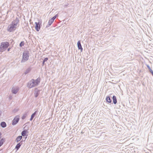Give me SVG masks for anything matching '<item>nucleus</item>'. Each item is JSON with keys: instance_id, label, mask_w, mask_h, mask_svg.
I'll use <instances>...</instances> for the list:
<instances>
[{"instance_id": "cd10ccee", "label": "nucleus", "mask_w": 153, "mask_h": 153, "mask_svg": "<svg viewBox=\"0 0 153 153\" xmlns=\"http://www.w3.org/2000/svg\"><path fill=\"white\" fill-rule=\"evenodd\" d=\"M149 70L150 72L151 73H152V72H153V71L151 69V68H150V69H149Z\"/></svg>"}, {"instance_id": "5701e85b", "label": "nucleus", "mask_w": 153, "mask_h": 153, "mask_svg": "<svg viewBox=\"0 0 153 153\" xmlns=\"http://www.w3.org/2000/svg\"><path fill=\"white\" fill-rule=\"evenodd\" d=\"M26 116H27V114H23V116H22V119L23 120L26 117Z\"/></svg>"}, {"instance_id": "f3484780", "label": "nucleus", "mask_w": 153, "mask_h": 153, "mask_svg": "<svg viewBox=\"0 0 153 153\" xmlns=\"http://www.w3.org/2000/svg\"><path fill=\"white\" fill-rule=\"evenodd\" d=\"M0 125L1 127L3 128L6 127L7 126V124L6 123L4 122H1Z\"/></svg>"}, {"instance_id": "412c9836", "label": "nucleus", "mask_w": 153, "mask_h": 153, "mask_svg": "<svg viewBox=\"0 0 153 153\" xmlns=\"http://www.w3.org/2000/svg\"><path fill=\"white\" fill-rule=\"evenodd\" d=\"M24 41H22L19 44V46L20 47H22V46H23L24 45Z\"/></svg>"}, {"instance_id": "7ed1b4c3", "label": "nucleus", "mask_w": 153, "mask_h": 153, "mask_svg": "<svg viewBox=\"0 0 153 153\" xmlns=\"http://www.w3.org/2000/svg\"><path fill=\"white\" fill-rule=\"evenodd\" d=\"M1 46L2 48L3 51L6 50V49L9 47V43L8 42H2L1 43Z\"/></svg>"}, {"instance_id": "2eb2a0df", "label": "nucleus", "mask_w": 153, "mask_h": 153, "mask_svg": "<svg viewBox=\"0 0 153 153\" xmlns=\"http://www.w3.org/2000/svg\"><path fill=\"white\" fill-rule=\"evenodd\" d=\"M34 82L36 85L37 86L38 85L40 82V78H39L36 79L34 80Z\"/></svg>"}, {"instance_id": "7c9ffc66", "label": "nucleus", "mask_w": 153, "mask_h": 153, "mask_svg": "<svg viewBox=\"0 0 153 153\" xmlns=\"http://www.w3.org/2000/svg\"><path fill=\"white\" fill-rule=\"evenodd\" d=\"M3 144L2 143L0 142V147L2 146L3 145Z\"/></svg>"}, {"instance_id": "6e6552de", "label": "nucleus", "mask_w": 153, "mask_h": 153, "mask_svg": "<svg viewBox=\"0 0 153 153\" xmlns=\"http://www.w3.org/2000/svg\"><path fill=\"white\" fill-rule=\"evenodd\" d=\"M77 45L78 50H80L81 52L82 51L83 48L81 44L80 40H79L77 43Z\"/></svg>"}, {"instance_id": "ddd939ff", "label": "nucleus", "mask_w": 153, "mask_h": 153, "mask_svg": "<svg viewBox=\"0 0 153 153\" xmlns=\"http://www.w3.org/2000/svg\"><path fill=\"white\" fill-rule=\"evenodd\" d=\"M53 22V20H52L51 19H50L48 21V25L46 26V27H47L50 26L52 24Z\"/></svg>"}, {"instance_id": "f704fd0d", "label": "nucleus", "mask_w": 153, "mask_h": 153, "mask_svg": "<svg viewBox=\"0 0 153 153\" xmlns=\"http://www.w3.org/2000/svg\"><path fill=\"white\" fill-rule=\"evenodd\" d=\"M151 74H152V76H153V72H152V73Z\"/></svg>"}, {"instance_id": "f257e3e1", "label": "nucleus", "mask_w": 153, "mask_h": 153, "mask_svg": "<svg viewBox=\"0 0 153 153\" xmlns=\"http://www.w3.org/2000/svg\"><path fill=\"white\" fill-rule=\"evenodd\" d=\"M29 55V52L27 51H26L23 53L22 59L21 62L22 63H24L28 59Z\"/></svg>"}, {"instance_id": "a211bd4d", "label": "nucleus", "mask_w": 153, "mask_h": 153, "mask_svg": "<svg viewBox=\"0 0 153 153\" xmlns=\"http://www.w3.org/2000/svg\"><path fill=\"white\" fill-rule=\"evenodd\" d=\"M39 92H40V91L39 90H37L36 91V90L35 91L34 94H35V96L36 97H37L38 96V95L39 94Z\"/></svg>"}, {"instance_id": "a878e982", "label": "nucleus", "mask_w": 153, "mask_h": 153, "mask_svg": "<svg viewBox=\"0 0 153 153\" xmlns=\"http://www.w3.org/2000/svg\"><path fill=\"white\" fill-rule=\"evenodd\" d=\"M56 17L55 16H53L51 19L52 20H53L54 21V19H56Z\"/></svg>"}, {"instance_id": "0eeeda50", "label": "nucleus", "mask_w": 153, "mask_h": 153, "mask_svg": "<svg viewBox=\"0 0 153 153\" xmlns=\"http://www.w3.org/2000/svg\"><path fill=\"white\" fill-rule=\"evenodd\" d=\"M35 24H36V26H35V29L37 31H39L41 28V27L42 25L39 22H35Z\"/></svg>"}, {"instance_id": "4be33fe9", "label": "nucleus", "mask_w": 153, "mask_h": 153, "mask_svg": "<svg viewBox=\"0 0 153 153\" xmlns=\"http://www.w3.org/2000/svg\"><path fill=\"white\" fill-rule=\"evenodd\" d=\"M31 69L30 68H28L27 69L25 72V74H27L30 72V71Z\"/></svg>"}, {"instance_id": "9d476101", "label": "nucleus", "mask_w": 153, "mask_h": 153, "mask_svg": "<svg viewBox=\"0 0 153 153\" xmlns=\"http://www.w3.org/2000/svg\"><path fill=\"white\" fill-rule=\"evenodd\" d=\"M22 144V141H21L20 143H18L15 147V149H17V150H18L19 148H20Z\"/></svg>"}, {"instance_id": "dca6fc26", "label": "nucleus", "mask_w": 153, "mask_h": 153, "mask_svg": "<svg viewBox=\"0 0 153 153\" xmlns=\"http://www.w3.org/2000/svg\"><path fill=\"white\" fill-rule=\"evenodd\" d=\"M22 138V136H18L16 139L15 141L16 142H18Z\"/></svg>"}, {"instance_id": "423d86ee", "label": "nucleus", "mask_w": 153, "mask_h": 153, "mask_svg": "<svg viewBox=\"0 0 153 153\" xmlns=\"http://www.w3.org/2000/svg\"><path fill=\"white\" fill-rule=\"evenodd\" d=\"M19 18L17 17H16L15 19L14 20V21L11 22V24L17 27L18 24L19 23Z\"/></svg>"}, {"instance_id": "f03ea898", "label": "nucleus", "mask_w": 153, "mask_h": 153, "mask_svg": "<svg viewBox=\"0 0 153 153\" xmlns=\"http://www.w3.org/2000/svg\"><path fill=\"white\" fill-rule=\"evenodd\" d=\"M27 86L30 88L36 86L37 85L34 82V79H32L30 81L28 82Z\"/></svg>"}, {"instance_id": "f8f14e48", "label": "nucleus", "mask_w": 153, "mask_h": 153, "mask_svg": "<svg viewBox=\"0 0 153 153\" xmlns=\"http://www.w3.org/2000/svg\"><path fill=\"white\" fill-rule=\"evenodd\" d=\"M37 111H35L31 115V117L30 119V120L31 121L32 120L33 118L35 117V116L36 115L37 112Z\"/></svg>"}, {"instance_id": "c756f323", "label": "nucleus", "mask_w": 153, "mask_h": 153, "mask_svg": "<svg viewBox=\"0 0 153 153\" xmlns=\"http://www.w3.org/2000/svg\"><path fill=\"white\" fill-rule=\"evenodd\" d=\"M10 49H11V48H8L7 49V51H10Z\"/></svg>"}, {"instance_id": "2f4dec72", "label": "nucleus", "mask_w": 153, "mask_h": 153, "mask_svg": "<svg viewBox=\"0 0 153 153\" xmlns=\"http://www.w3.org/2000/svg\"><path fill=\"white\" fill-rule=\"evenodd\" d=\"M147 67H148V69H150V68H150V66H149V65H147Z\"/></svg>"}, {"instance_id": "bb28decb", "label": "nucleus", "mask_w": 153, "mask_h": 153, "mask_svg": "<svg viewBox=\"0 0 153 153\" xmlns=\"http://www.w3.org/2000/svg\"><path fill=\"white\" fill-rule=\"evenodd\" d=\"M149 70L150 72L151 73H152V72H153V71L151 69V68H150V69H149Z\"/></svg>"}, {"instance_id": "4468645a", "label": "nucleus", "mask_w": 153, "mask_h": 153, "mask_svg": "<svg viewBox=\"0 0 153 153\" xmlns=\"http://www.w3.org/2000/svg\"><path fill=\"white\" fill-rule=\"evenodd\" d=\"M112 99L113 100V102L114 104H116L117 103V100L116 97L114 95L112 97Z\"/></svg>"}, {"instance_id": "473e14b6", "label": "nucleus", "mask_w": 153, "mask_h": 153, "mask_svg": "<svg viewBox=\"0 0 153 153\" xmlns=\"http://www.w3.org/2000/svg\"><path fill=\"white\" fill-rule=\"evenodd\" d=\"M1 134H2L1 133V132H0V139L1 138Z\"/></svg>"}, {"instance_id": "39448f33", "label": "nucleus", "mask_w": 153, "mask_h": 153, "mask_svg": "<svg viewBox=\"0 0 153 153\" xmlns=\"http://www.w3.org/2000/svg\"><path fill=\"white\" fill-rule=\"evenodd\" d=\"M19 115H17L16 116L12 121V124L14 126L17 124L19 120Z\"/></svg>"}, {"instance_id": "b1692460", "label": "nucleus", "mask_w": 153, "mask_h": 153, "mask_svg": "<svg viewBox=\"0 0 153 153\" xmlns=\"http://www.w3.org/2000/svg\"><path fill=\"white\" fill-rule=\"evenodd\" d=\"M48 59V58L47 57L45 58L43 60V61L45 62H46Z\"/></svg>"}, {"instance_id": "c85d7f7f", "label": "nucleus", "mask_w": 153, "mask_h": 153, "mask_svg": "<svg viewBox=\"0 0 153 153\" xmlns=\"http://www.w3.org/2000/svg\"><path fill=\"white\" fill-rule=\"evenodd\" d=\"M45 62L43 61L42 63V66H43L44 65Z\"/></svg>"}, {"instance_id": "6ab92c4d", "label": "nucleus", "mask_w": 153, "mask_h": 153, "mask_svg": "<svg viewBox=\"0 0 153 153\" xmlns=\"http://www.w3.org/2000/svg\"><path fill=\"white\" fill-rule=\"evenodd\" d=\"M106 102L108 103H111V100L109 96H108L106 97Z\"/></svg>"}, {"instance_id": "72a5a7b5", "label": "nucleus", "mask_w": 153, "mask_h": 153, "mask_svg": "<svg viewBox=\"0 0 153 153\" xmlns=\"http://www.w3.org/2000/svg\"><path fill=\"white\" fill-rule=\"evenodd\" d=\"M54 16H55L56 17V18L58 16V15L56 14Z\"/></svg>"}, {"instance_id": "1a4fd4ad", "label": "nucleus", "mask_w": 153, "mask_h": 153, "mask_svg": "<svg viewBox=\"0 0 153 153\" xmlns=\"http://www.w3.org/2000/svg\"><path fill=\"white\" fill-rule=\"evenodd\" d=\"M11 91L13 94H16L18 91L19 89L17 87H13Z\"/></svg>"}, {"instance_id": "20e7f679", "label": "nucleus", "mask_w": 153, "mask_h": 153, "mask_svg": "<svg viewBox=\"0 0 153 153\" xmlns=\"http://www.w3.org/2000/svg\"><path fill=\"white\" fill-rule=\"evenodd\" d=\"M17 27L11 24L9 25L7 28V30L10 32H13L16 29Z\"/></svg>"}, {"instance_id": "9b49d317", "label": "nucleus", "mask_w": 153, "mask_h": 153, "mask_svg": "<svg viewBox=\"0 0 153 153\" xmlns=\"http://www.w3.org/2000/svg\"><path fill=\"white\" fill-rule=\"evenodd\" d=\"M28 132L27 130H25L22 131L21 133V134L22 137V136H25L27 134V133Z\"/></svg>"}, {"instance_id": "aec40b11", "label": "nucleus", "mask_w": 153, "mask_h": 153, "mask_svg": "<svg viewBox=\"0 0 153 153\" xmlns=\"http://www.w3.org/2000/svg\"><path fill=\"white\" fill-rule=\"evenodd\" d=\"M5 139L3 138L1 139L0 140V142L3 144L5 142Z\"/></svg>"}, {"instance_id": "393cba45", "label": "nucleus", "mask_w": 153, "mask_h": 153, "mask_svg": "<svg viewBox=\"0 0 153 153\" xmlns=\"http://www.w3.org/2000/svg\"><path fill=\"white\" fill-rule=\"evenodd\" d=\"M3 51L2 48L1 46L0 45V52H2Z\"/></svg>"}]
</instances>
